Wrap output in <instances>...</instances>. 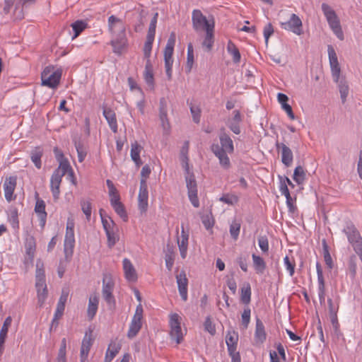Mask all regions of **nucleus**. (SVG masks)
<instances>
[{
    "label": "nucleus",
    "mask_w": 362,
    "mask_h": 362,
    "mask_svg": "<svg viewBox=\"0 0 362 362\" xmlns=\"http://www.w3.org/2000/svg\"><path fill=\"white\" fill-rule=\"evenodd\" d=\"M276 149L281 151V162L286 166L289 167L293 160V155L291 148L284 143L276 142Z\"/></svg>",
    "instance_id": "nucleus-19"
},
{
    "label": "nucleus",
    "mask_w": 362,
    "mask_h": 362,
    "mask_svg": "<svg viewBox=\"0 0 362 362\" xmlns=\"http://www.w3.org/2000/svg\"><path fill=\"white\" fill-rule=\"evenodd\" d=\"M121 343L116 339L112 340L105 353L104 362H111L121 349Z\"/></svg>",
    "instance_id": "nucleus-24"
},
{
    "label": "nucleus",
    "mask_w": 362,
    "mask_h": 362,
    "mask_svg": "<svg viewBox=\"0 0 362 362\" xmlns=\"http://www.w3.org/2000/svg\"><path fill=\"white\" fill-rule=\"evenodd\" d=\"M65 307L61 305H57V308L54 313V315L52 322V327L58 325V320L62 317L64 314Z\"/></svg>",
    "instance_id": "nucleus-61"
},
{
    "label": "nucleus",
    "mask_w": 362,
    "mask_h": 362,
    "mask_svg": "<svg viewBox=\"0 0 362 362\" xmlns=\"http://www.w3.org/2000/svg\"><path fill=\"white\" fill-rule=\"evenodd\" d=\"M43 155V151L40 147H36L31 151L30 158L37 169L41 168V158Z\"/></svg>",
    "instance_id": "nucleus-44"
},
{
    "label": "nucleus",
    "mask_w": 362,
    "mask_h": 362,
    "mask_svg": "<svg viewBox=\"0 0 362 362\" xmlns=\"http://www.w3.org/2000/svg\"><path fill=\"white\" fill-rule=\"evenodd\" d=\"M17 185V177L9 176L6 177L3 184V189L4 192V197L7 202H10L16 199V196L14 194Z\"/></svg>",
    "instance_id": "nucleus-13"
},
{
    "label": "nucleus",
    "mask_w": 362,
    "mask_h": 362,
    "mask_svg": "<svg viewBox=\"0 0 362 362\" xmlns=\"http://www.w3.org/2000/svg\"><path fill=\"white\" fill-rule=\"evenodd\" d=\"M192 21L193 28L197 33H207V31L215 30L214 18H206L200 10L196 9L192 11Z\"/></svg>",
    "instance_id": "nucleus-3"
},
{
    "label": "nucleus",
    "mask_w": 362,
    "mask_h": 362,
    "mask_svg": "<svg viewBox=\"0 0 362 362\" xmlns=\"http://www.w3.org/2000/svg\"><path fill=\"white\" fill-rule=\"evenodd\" d=\"M190 112L194 122L199 123L201 117V109L196 105H190Z\"/></svg>",
    "instance_id": "nucleus-62"
},
{
    "label": "nucleus",
    "mask_w": 362,
    "mask_h": 362,
    "mask_svg": "<svg viewBox=\"0 0 362 362\" xmlns=\"http://www.w3.org/2000/svg\"><path fill=\"white\" fill-rule=\"evenodd\" d=\"M219 200L228 205H234L238 202V197L234 194H223Z\"/></svg>",
    "instance_id": "nucleus-53"
},
{
    "label": "nucleus",
    "mask_w": 362,
    "mask_h": 362,
    "mask_svg": "<svg viewBox=\"0 0 362 362\" xmlns=\"http://www.w3.org/2000/svg\"><path fill=\"white\" fill-rule=\"evenodd\" d=\"M158 16V13H156L154 14V16L151 19L146 37H150V38L154 39L155 34H156V28Z\"/></svg>",
    "instance_id": "nucleus-58"
},
{
    "label": "nucleus",
    "mask_w": 362,
    "mask_h": 362,
    "mask_svg": "<svg viewBox=\"0 0 362 362\" xmlns=\"http://www.w3.org/2000/svg\"><path fill=\"white\" fill-rule=\"evenodd\" d=\"M24 247V264L26 265H32L35 256L37 247L35 238L33 235H28L25 237Z\"/></svg>",
    "instance_id": "nucleus-10"
},
{
    "label": "nucleus",
    "mask_w": 362,
    "mask_h": 362,
    "mask_svg": "<svg viewBox=\"0 0 362 362\" xmlns=\"http://www.w3.org/2000/svg\"><path fill=\"white\" fill-rule=\"evenodd\" d=\"M227 51L231 55L233 62H240L241 56L239 49L235 46V45L230 40H229L228 42Z\"/></svg>",
    "instance_id": "nucleus-45"
},
{
    "label": "nucleus",
    "mask_w": 362,
    "mask_h": 362,
    "mask_svg": "<svg viewBox=\"0 0 362 362\" xmlns=\"http://www.w3.org/2000/svg\"><path fill=\"white\" fill-rule=\"evenodd\" d=\"M189 235L182 228L180 236L177 238V245L180 256L185 259L187 254Z\"/></svg>",
    "instance_id": "nucleus-28"
},
{
    "label": "nucleus",
    "mask_w": 362,
    "mask_h": 362,
    "mask_svg": "<svg viewBox=\"0 0 362 362\" xmlns=\"http://www.w3.org/2000/svg\"><path fill=\"white\" fill-rule=\"evenodd\" d=\"M281 28L291 31L296 35H300L303 33V23L300 18L295 13H291L288 20L281 21Z\"/></svg>",
    "instance_id": "nucleus-8"
},
{
    "label": "nucleus",
    "mask_w": 362,
    "mask_h": 362,
    "mask_svg": "<svg viewBox=\"0 0 362 362\" xmlns=\"http://www.w3.org/2000/svg\"><path fill=\"white\" fill-rule=\"evenodd\" d=\"M88 24L84 21H76L71 24V28L74 32L72 40L76 39L86 28Z\"/></svg>",
    "instance_id": "nucleus-46"
},
{
    "label": "nucleus",
    "mask_w": 362,
    "mask_h": 362,
    "mask_svg": "<svg viewBox=\"0 0 362 362\" xmlns=\"http://www.w3.org/2000/svg\"><path fill=\"white\" fill-rule=\"evenodd\" d=\"M93 343V338L92 337V331L86 332L85 336L82 340L81 347L80 351L81 362H87L89 351Z\"/></svg>",
    "instance_id": "nucleus-17"
},
{
    "label": "nucleus",
    "mask_w": 362,
    "mask_h": 362,
    "mask_svg": "<svg viewBox=\"0 0 362 362\" xmlns=\"http://www.w3.org/2000/svg\"><path fill=\"white\" fill-rule=\"evenodd\" d=\"M110 44L113 47V52L119 54L127 48V40L126 37H121L112 40Z\"/></svg>",
    "instance_id": "nucleus-43"
},
{
    "label": "nucleus",
    "mask_w": 362,
    "mask_h": 362,
    "mask_svg": "<svg viewBox=\"0 0 362 362\" xmlns=\"http://www.w3.org/2000/svg\"><path fill=\"white\" fill-rule=\"evenodd\" d=\"M322 11L332 31L339 40H343L344 35L340 20L334 10L327 4L323 3L322 4Z\"/></svg>",
    "instance_id": "nucleus-2"
},
{
    "label": "nucleus",
    "mask_w": 362,
    "mask_h": 362,
    "mask_svg": "<svg viewBox=\"0 0 362 362\" xmlns=\"http://www.w3.org/2000/svg\"><path fill=\"white\" fill-rule=\"evenodd\" d=\"M160 119L161 122L162 127L166 134H168L170 129V122L168 119L167 110L165 107L160 108L159 114Z\"/></svg>",
    "instance_id": "nucleus-48"
},
{
    "label": "nucleus",
    "mask_w": 362,
    "mask_h": 362,
    "mask_svg": "<svg viewBox=\"0 0 362 362\" xmlns=\"http://www.w3.org/2000/svg\"><path fill=\"white\" fill-rule=\"evenodd\" d=\"M201 218L202 223L206 230H210L214 227L215 220L211 212H208L206 214H204Z\"/></svg>",
    "instance_id": "nucleus-52"
},
{
    "label": "nucleus",
    "mask_w": 362,
    "mask_h": 362,
    "mask_svg": "<svg viewBox=\"0 0 362 362\" xmlns=\"http://www.w3.org/2000/svg\"><path fill=\"white\" fill-rule=\"evenodd\" d=\"M37 289V302L40 307H42L47 297V288L46 283H35Z\"/></svg>",
    "instance_id": "nucleus-37"
},
{
    "label": "nucleus",
    "mask_w": 362,
    "mask_h": 362,
    "mask_svg": "<svg viewBox=\"0 0 362 362\" xmlns=\"http://www.w3.org/2000/svg\"><path fill=\"white\" fill-rule=\"evenodd\" d=\"M81 210L86 216V220L89 221L91 217L92 205L90 201L83 200L81 202Z\"/></svg>",
    "instance_id": "nucleus-54"
},
{
    "label": "nucleus",
    "mask_w": 362,
    "mask_h": 362,
    "mask_svg": "<svg viewBox=\"0 0 362 362\" xmlns=\"http://www.w3.org/2000/svg\"><path fill=\"white\" fill-rule=\"evenodd\" d=\"M12 322V318L11 316L7 317L2 325V327L0 331V354L2 353L4 349V344L5 343L7 333L8 331V328L11 326Z\"/></svg>",
    "instance_id": "nucleus-38"
},
{
    "label": "nucleus",
    "mask_w": 362,
    "mask_h": 362,
    "mask_svg": "<svg viewBox=\"0 0 362 362\" xmlns=\"http://www.w3.org/2000/svg\"><path fill=\"white\" fill-rule=\"evenodd\" d=\"M267 339V334L264 329L263 322L257 318L256 320V326L255 332V341L256 344H263Z\"/></svg>",
    "instance_id": "nucleus-29"
},
{
    "label": "nucleus",
    "mask_w": 362,
    "mask_h": 362,
    "mask_svg": "<svg viewBox=\"0 0 362 362\" xmlns=\"http://www.w3.org/2000/svg\"><path fill=\"white\" fill-rule=\"evenodd\" d=\"M336 83L338 84L342 102L344 103L349 94V86L344 76H341L339 82Z\"/></svg>",
    "instance_id": "nucleus-47"
},
{
    "label": "nucleus",
    "mask_w": 362,
    "mask_h": 362,
    "mask_svg": "<svg viewBox=\"0 0 362 362\" xmlns=\"http://www.w3.org/2000/svg\"><path fill=\"white\" fill-rule=\"evenodd\" d=\"M122 267L124 277L129 282H135L138 279L136 271L132 262L124 258L122 261Z\"/></svg>",
    "instance_id": "nucleus-20"
},
{
    "label": "nucleus",
    "mask_w": 362,
    "mask_h": 362,
    "mask_svg": "<svg viewBox=\"0 0 362 362\" xmlns=\"http://www.w3.org/2000/svg\"><path fill=\"white\" fill-rule=\"evenodd\" d=\"M214 31L215 30H212L205 33V36L202 42V46L207 51H210L214 43Z\"/></svg>",
    "instance_id": "nucleus-49"
},
{
    "label": "nucleus",
    "mask_w": 362,
    "mask_h": 362,
    "mask_svg": "<svg viewBox=\"0 0 362 362\" xmlns=\"http://www.w3.org/2000/svg\"><path fill=\"white\" fill-rule=\"evenodd\" d=\"M62 75L61 68L49 65L41 73V84L52 89H56L59 85Z\"/></svg>",
    "instance_id": "nucleus-1"
},
{
    "label": "nucleus",
    "mask_w": 362,
    "mask_h": 362,
    "mask_svg": "<svg viewBox=\"0 0 362 362\" xmlns=\"http://www.w3.org/2000/svg\"><path fill=\"white\" fill-rule=\"evenodd\" d=\"M182 317L177 313H170L169 315V334L171 339L175 340L177 344L182 342L184 337L186 334V329L181 328Z\"/></svg>",
    "instance_id": "nucleus-4"
},
{
    "label": "nucleus",
    "mask_w": 362,
    "mask_h": 362,
    "mask_svg": "<svg viewBox=\"0 0 362 362\" xmlns=\"http://www.w3.org/2000/svg\"><path fill=\"white\" fill-rule=\"evenodd\" d=\"M221 145H219V149L223 152L228 153H233L234 146L233 140L226 133H223L219 136Z\"/></svg>",
    "instance_id": "nucleus-31"
},
{
    "label": "nucleus",
    "mask_w": 362,
    "mask_h": 362,
    "mask_svg": "<svg viewBox=\"0 0 362 362\" xmlns=\"http://www.w3.org/2000/svg\"><path fill=\"white\" fill-rule=\"evenodd\" d=\"M305 172L303 167L301 166H297L293 173V180L296 182H297L298 185H301L304 182L305 180Z\"/></svg>",
    "instance_id": "nucleus-51"
},
{
    "label": "nucleus",
    "mask_w": 362,
    "mask_h": 362,
    "mask_svg": "<svg viewBox=\"0 0 362 362\" xmlns=\"http://www.w3.org/2000/svg\"><path fill=\"white\" fill-rule=\"evenodd\" d=\"M252 259L253 267L256 273L259 274H263L267 267V264L264 259L262 257L257 255L256 254L252 255Z\"/></svg>",
    "instance_id": "nucleus-40"
},
{
    "label": "nucleus",
    "mask_w": 362,
    "mask_h": 362,
    "mask_svg": "<svg viewBox=\"0 0 362 362\" xmlns=\"http://www.w3.org/2000/svg\"><path fill=\"white\" fill-rule=\"evenodd\" d=\"M343 232L346 235L349 242L353 245L354 250L357 252L362 251V239L354 225L351 223H348Z\"/></svg>",
    "instance_id": "nucleus-9"
},
{
    "label": "nucleus",
    "mask_w": 362,
    "mask_h": 362,
    "mask_svg": "<svg viewBox=\"0 0 362 362\" xmlns=\"http://www.w3.org/2000/svg\"><path fill=\"white\" fill-rule=\"evenodd\" d=\"M114 285V281L110 276H105L104 277L102 291L103 297L110 305L115 303V299L112 295Z\"/></svg>",
    "instance_id": "nucleus-16"
},
{
    "label": "nucleus",
    "mask_w": 362,
    "mask_h": 362,
    "mask_svg": "<svg viewBox=\"0 0 362 362\" xmlns=\"http://www.w3.org/2000/svg\"><path fill=\"white\" fill-rule=\"evenodd\" d=\"M258 245L264 253H267L269 249V241L266 236H260L258 238Z\"/></svg>",
    "instance_id": "nucleus-64"
},
{
    "label": "nucleus",
    "mask_w": 362,
    "mask_h": 362,
    "mask_svg": "<svg viewBox=\"0 0 362 362\" xmlns=\"http://www.w3.org/2000/svg\"><path fill=\"white\" fill-rule=\"evenodd\" d=\"M284 263L286 270L288 272L289 275L292 276L295 272L296 262L293 257L290 258L288 256H286L284 258Z\"/></svg>",
    "instance_id": "nucleus-55"
},
{
    "label": "nucleus",
    "mask_w": 362,
    "mask_h": 362,
    "mask_svg": "<svg viewBox=\"0 0 362 362\" xmlns=\"http://www.w3.org/2000/svg\"><path fill=\"white\" fill-rule=\"evenodd\" d=\"M241 122L240 112L236 110L233 112V117L228 119L227 125L234 134H239L240 133V124Z\"/></svg>",
    "instance_id": "nucleus-27"
},
{
    "label": "nucleus",
    "mask_w": 362,
    "mask_h": 362,
    "mask_svg": "<svg viewBox=\"0 0 362 362\" xmlns=\"http://www.w3.org/2000/svg\"><path fill=\"white\" fill-rule=\"evenodd\" d=\"M328 306H329V312L330 315V317L332 320V323H334L335 321L337 320V312L339 310L338 305H334L332 302V299H328Z\"/></svg>",
    "instance_id": "nucleus-57"
},
{
    "label": "nucleus",
    "mask_w": 362,
    "mask_h": 362,
    "mask_svg": "<svg viewBox=\"0 0 362 362\" xmlns=\"http://www.w3.org/2000/svg\"><path fill=\"white\" fill-rule=\"evenodd\" d=\"M143 312L141 305H139L136 308L135 313L129 324L127 334L129 339H132L136 337L140 331L142 327Z\"/></svg>",
    "instance_id": "nucleus-7"
},
{
    "label": "nucleus",
    "mask_w": 362,
    "mask_h": 362,
    "mask_svg": "<svg viewBox=\"0 0 362 362\" xmlns=\"http://www.w3.org/2000/svg\"><path fill=\"white\" fill-rule=\"evenodd\" d=\"M316 270L317 274V282H318V296L321 303L325 302V279L322 274L321 265L317 262L316 264Z\"/></svg>",
    "instance_id": "nucleus-26"
},
{
    "label": "nucleus",
    "mask_w": 362,
    "mask_h": 362,
    "mask_svg": "<svg viewBox=\"0 0 362 362\" xmlns=\"http://www.w3.org/2000/svg\"><path fill=\"white\" fill-rule=\"evenodd\" d=\"M185 180L189 199L192 204L197 208L199 206V201L197 197V185L194 174L185 175Z\"/></svg>",
    "instance_id": "nucleus-12"
},
{
    "label": "nucleus",
    "mask_w": 362,
    "mask_h": 362,
    "mask_svg": "<svg viewBox=\"0 0 362 362\" xmlns=\"http://www.w3.org/2000/svg\"><path fill=\"white\" fill-rule=\"evenodd\" d=\"M175 41L176 35L175 33L173 32L170 35L163 52L165 72L169 80L171 79L173 75V64L174 62L173 55Z\"/></svg>",
    "instance_id": "nucleus-5"
},
{
    "label": "nucleus",
    "mask_w": 362,
    "mask_h": 362,
    "mask_svg": "<svg viewBox=\"0 0 362 362\" xmlns=\"http://www.w3.org/2000/svg\"><path fill=\"white\" fill-rule=\"evenodd\" d=\"M143 147L139 144L137 141H134L131 144L130 156L132 160L138 168L140 167L142 164V161L140 158V153Z\"/></svg>",
    "instance_id": "nucleus-32"
},
{
    "label": "nucleus",
    "mask_w": 362,
    "mask_h": 362,
    "mask_svg": "<svg viewBox=\"0 0 362 362\" xmlns=\"http://www.w3.org/2000/svg\"><path fill=\"white\" fill-rule=\"evenodd\" d=\"M103 209H100L101 221L105 231L107 232L118 228L110 217L103 215Z\"/></svg>",
    "instance_id": "nucleus-42"
},
{
    "label": "nucleus",
    "mask_w": 362,
    "mask_h": 362,
    "mask_svg": "<svg viewBox=\"0 0 362 362\" xmlns=\"http://www.w3.org/2000/svg\"><path fill=\"white\" fill-rule=\"evenodd\" d=\"M115 211L122 218L124 221H127V214L125 208L122 203L116 204L112 206Z\"/></svg>",
    "instance_id": "nucleus-59"
},
{
    "label": "nucleus",
    "mask_w": 362,
    "mask_h": 362,
    "mask_svg": "<svg viewBox=\"0 0 362 362\" xmlns=\"http://www.w3.org/2000/svg\"><path fill=\"white\" fill-rule=\"evenodd\" d=\"M74 225V220L72 218H68L64 243V255L67 260L71 259L74 252L75 245Z\"/></svg>",
    "instance_id": "nucleus-6"
},
{
    "label": "nucleus",
    "mask_w": 362,
    "mask_h": 362,
    "mask_svg": "<svg viewBox=\"0 0 362 362\" xmlns=\"http://www.w3.org/2000/svg\"><path fill=\"white\" fill-rule=\"evenodd\" d=\"M238 341V334L233 330L228 331L226 335V343L230 356L240 355L239 352L237 351Z\"/></svg>",
    "instance_id": "nucleus-18"
},
{
    "label": "nucleus",
    "mask_w": 362,
    "mask_h": 362,
    "mask_svg": "<svg viewBox=\"0 0 362 362\" xmlns=\"http://www.w3.org/2000/svg\"><path fill=\"white\" fill-rule=\"evenodd\" d=\"M144 78L145 82L151 89L154 88V76L153 66L149 59H147L146 63L145 69L144 71Z\"/></svg>",
    "instance_id": "nucleus-33"
},
{
    "label": "nucleus",
    "mask_w": 362,
    "mask_h": 362,
    "mask_svg": "<svg viewBox=\"0 0 362 362\" xmlns=\"http://www.w3.org/2000/svg\"><path fill=\"white\" fill-rule=\"evenodd\" d=\"M251 297V288L249 284L244 285L241 288V300L244 303H249Z\"/></svg>",
    "instance_id": "nucleus-56"
},
{
    "label": "nucleus",
    "mask_w": 362,
    "mask_h": 362,
    "mask_svg": "<svg viewBox=\"0 0 362 362\" xmlns=\"http://www.w3.org/2000/svg\"><path fill=\"white\" fill-rule=\"evenodd\" d=\"M211 151L215 156L218 158L219 164L224 169H229L230 167V161L228 156L227 152H223L219 149L218 144H213L211 146Z\"/></svg>",
    "instance_id": "nucleus-22"
},
{
    "label": "nucleus",
    "mask_w": 362,
    "mask_h": 362,
    "mask_svg": "<svg viewBox=\"0 0 362 362\" xmlns=\"http://www.w3.org/2000/svg\"><path fill=\"white\" fill-rule=\"evenodd\" d=\"M106 183L108 188V194L111 206L121 203L120 196L113 182L110 180H107Z\"/></svg>",
    "instance_id": "nucleus-35"
},
{
    "label": "nucleus",
    "mask_w": 362,
    "mask_h": 362,
    "mask_svg": "<svg viewBox=\"0 0 362 362\" xmlns=\"http://www.w3.org/2000/svg\"><path fill=\"white\" fill-rule=\"evenodd\" d=\"M327 52L332 76L334 82H339L342 76L337 53L332 45L328 46Z\"/></svg>",
    "instance_id": "nucleus-11"
},
{
    "label": "nucleus",
    "mask_w": 362,
    "mask_h": 362,
    "mask_svg": "<svg viewBox=\"0 0 362 362\" xmlns=\"http://www.w3.org/2000/svg\"><path fill=\"white\" fill-rule=\"evenodd\" d=\"M108 29L111 33L119 31L124 32V26L122 21L115 16H110L108 18Z\"/></svg>",
    "instance_id": "nucleus-30"
},
{
    "label": "nucleus",
    "mask_w": 362,
    "mask_h": 362,
    "mask_svg": "<svg viewBox=\"0 0 362 362\" xmlns=\"http://www.w3.org/2000/svg\"><path fill=\"white\" fill-rule=\"evenodd\" d=\"M153 40V38L146 37V40L144 46V54L148 59H149L151 56Z\"/></svg>",
    "instance_id": "nucleus-63"
},
{
    "label": "nucleus",
    "mask_w": 362,
    "mask_h": 362,
    "mask_svg": "<svg viewBox=\"0 0 362 362\" xmlns=\"http://www.w3.org/2000/svg\"><path fill=\"white\" fill-rule=\"evenodd\" d=\"M35 283H45V265L40 259L36 262Z\"/></svg>",
    "instance_id": "nucleus-41"
},
{
    "label": "nucleus",
    "mask_w": 362,
    "mask_h": 362,
    "mask_svg": "<svg viewBox=\"0 0 362 362\" xmlns=\"http://www.w3.org/2000/svg\"><path fill=\"white\" fill-rule=\"evenodd\" d=\"M176 280L180 295L182 299L186 301L187 300L188 279L185 272L182 271L179 274L176 275Z\"/></svg>",
    "instance_id": "nucleus-21"
},
{
    "label": "nucleus",
    "mask_w": 362,
    "mask_h": 362,
    "mask_svg": "<svg viewBox=\"0 0 362 362\" xmlns=\"http://www.w3.org/2000/svg\"><path fill=\"white\" fill-rule=\"evenodd\" d=\"M62 174L58 172H54L50 179V189L54 200H57L60 194V185L62 180Z\"/></svg>",
    "instance_id": "nucleus-25"
},
{
    "label": "nucleus",
    "mask_w": 362,
    "mask_h": 362,
    "mask_svg": "<svg viewBox=\"0 0 362 362\" xmlns=\"http://www.w3.org/2000/svg\"><path fill=\"white\" fill-rule=\"evenodd\" d=\"M189 143L188 141L184 142L180 153V159L181 161V164L182 168L185 171V175L192 174L193 173L190 170L189 163Z\"/></svg>",
    "instance_id": "nucleus-23"
},
{
    "label": "nucleus",
    "mask_w": 362,
    "mask_h": 362,
    "mask_svg": "<svg viewBox=\"0 0 362 362\" xmlns=\"http://www.w3.org/2000/svg\"><path fill=\"white\" fill-rule=\"evenodd\" d=\"M107 238V245L109 247H113L119 240V229L118 228L105 232Z\"/></svg>",
    "instance_id": "nucleus-50"
},
{
    "label": "nucleus",
    "mask_w": 362,
    "mask_h": 362,
    "mask_svg": "<svg viewBox=\"0 0 362 362\" xmlns=\"http://www.w3.org/2000/svg\"><path fill=\"white\" fill-rule=\"evenodd\" d=\"M54 153L57 162L59 163V166L54 172H58V173L59 175L62 174V176L63 177L69 170L71 169V167L62 151L57 147L54 148Z\"/></svg>",
    "instance_id": "nucleus-15"
},
{
    "label": "nucleus",
    "mask_w": 362,
    "mask_h": 362,
    "mask_svg": "<svg viewBox=\"0 0 362 362\" xmlns=\"http://www.w3.org/2000/svg\"><path fill=\"white\" fill-rule=\"evenodd\" d=\"M103 115L105 117L111 130L116 133L117 132V122L115 112L110 108L103 110Z\"/></svg>",
    "instance_id": "nucleus-34"
},
{
    "label": "nucleus",
    "mask_w": 362,
    "mask_h": 362,
    "mask_svg": "<svg viewBox=\"0 0 362 362\" xmlns=\"http://www.w3.org/2000/svg\"><path fill=\"white\" fill-rule=\"evenodd\" d=\"M35 211L40 220L41 225L44 226L46 222L47 212L45 211V203L42 199H37L35 206Z\"/></svg>",
    "instance_id": "nucleus-39"
},
{
    "label": "nucleus",
    "mask_w": 362,
    "mask_h": 362,
    "mask_svg": "<svg viewBox=\"0 0 362 362\" xmlns=\"http://www.w3.org/2000/svg\"><path fill=\"white\" fill-rule=\"evenodd\" d=\"M148 206V192L147 183L144 180L140 182V188L138 194V207L141 213L146 211Z\"/></svg>",
    "instance_id": "nucleus-14"
},
{
    "label": "nucleus",
    "mask_w": 362,
    "mask_h": 362,
    "mask_svg": "<svg viewBox=\"0 0 362 362\" xmlns=\"http://www.w3.org/2000/svg\"><path fill=\"white\" fill-rule=\"evenodd\" d=\"M99 298L97 295L90 296L88 300L87 315L90 320H93L98 308Z\"/></svg>",
    "instance_id": "nucleus-36"
},
{
    "label": "nucleus",
    "mask_w": 362,
    "mask_h": 362,
    "mask_svg": "<svg viewBox=\"0 0 362 362\" xmlns=\"http://www.w3.org/2000/svg\"><path fill=\"white\" fill-rule=\"evenodd\" d=\"M240 230V223L237 221H233L230 226V233L231 237L236 240L239 236Z\"/></svg>",
    "instance_id": "nucleus-60"
}]
</instances>
